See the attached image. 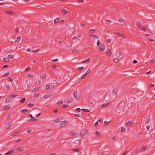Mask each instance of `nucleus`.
Listing matches in <instances>:
<instances>
[{
	"instance_id": "obj_1",
	"label": "nucleus",
	"mask_w": 155,
	"mask_h": 155,
	"mask_svg": "<svg viewBox=\"0 0 155 155\" xmlns=\"http://www.w3.org/2000/svg\"><path fill=\"white\" fill-rule=\"evenodd\" d=\"M147 148V146H143L141 148L139 149L137 151V153H138L142 151H143L146 149Z\"/></svg>"
},
{
	"instance_id": "obj_2",
	"label": "nucleus",
	"mask_w": 155,
	"mask_h": 155,
	"mask_svg": "<svg viewBox=\"0 0 155 155\" xmlns=\"http://www.w3.org/2000/svg\"><path fill=\"white\" fill-rule=\"evenodd\" d=\"M87 132L86 130L83 129L81 130L80 132V135L81 136H84L87 134Z\"/></svg>"
},
{
	"instance_id": "obj_3",
	"label": "nucleus",
	"mask_w": 155,
	"mask_h": 155,
	"mask_svg": "<svg viewBox=\"0 0 155 155\" xmlns=\"http://www.w3.org/2000/svg\"><path fill=\"white\" fill-rule=\"evenodd\" d=\"M77 93H78L77 91H76V90L73 93V95L74 97L75 98V99L77 101H78L80 100V98L79 97H78L77 96Z\"/></svg>"
},
{
	"instance_id": "obj_4",
	"label": "nucleus",
	"mask_w": 155,
	"mask_h": 155,
	"mask_svg": "<svg viewBox=\"0 0 155 155\" xmlns=\"http://www.w3.org/2000/svg\"><path fill=\"white\" fill-rule=\"evenodd\" d=\"M60 10L61 12L64 15H67L68 14V11L65 10L64 8H61L60 9Z\"/></svg>"
},
{
	"instance_id": "obj_5",
	"label": "nucleus",
	"mask_w": 155,
	"mask_h": 155,
	"mask_svg": "<svg viewBox=\"0 0 155 155\" xmlns=\"http://www.w3.org/2000/svg\"><path fill=\"white\" fill-rule=\"evenodd\" d=\"M15 152V150H9L8 151L7 153H6L5 155H10L11 154H12L13 153H14Z\"/></svg>"
},
{
	"instance_id": "obj_6",
	"label": "nucleus",
	"mask_w": 155,
	"mask_h": 155,
	"mask_svg": "<svg viewBox=\"0 0 155 155\" xmlns=\"http://www.w3.org/2000/svg\"><path fill=\"white\" fill-rule=\"evenodd\" d=\"M25 149V147L24 146H23L22 147H18L17 148V150L18 151H22Z\"/></svg>"
},
{
	"instance_id": "obj_7",
	"label": "nucleus",
	"mask_w": 155,
	"mask_h": 155,
	"mask_svg": "<svg viewBox=\"0 0 155 155\" xmlns=\"http://www.w3.org/2000/svg\"><path fill=\"white\" fill-rule=\"evenodd\" d=\"M12 122L11 123H9L5 125V128L7 129H9V128H10L12 126Z\"/></svg>"
},
{
	"instance_id": "obj_8",
	"label": "nucleus",
	"mask_w": 155,
	"mask_h": 155,
	"mask_svg": "<svg viewBox=\"0 0 155 155\" xmlns=\"http://www.w3.org/2000/svg\"><path fill=\"white\" fill-rule=\"evenodd\" d=\"M134 122L131 121H128L126 124V126L128 127L131 126L133 124Z\"/></svg>"
},
{
	"instance_id": "obj_9",
	"label": "nucleus",
	"mask_w": 155,
	"mask_h": 155,
	"mask_svg": "<svg viewBox=\"0 0 155 155\" xmlns=\"http://www.w3.org/2000/svg\"><path fill=\"white\" fill-rule=\"evenodd\" d=\"M60 124H61V127H63L65 126L67 124V123H66V121H62Z\"/></svg>"
},
{
	"instance_id": "obj_10",
	"label": "nucleus",
	"mask_w": 155,
	"mask_h": 155,
	"mask_svg": "<svg viewBox=\"0 0 155 155\" xmlns=\"http://www.w3.org/2000/svg\"><path fill=\"white\" fill-rule=\"evenodd\" d=\"M138 27L140 28L142 30H143L144 31H145V29L141 25V24H140V23H139L138 24Z\"/></svg>"
},
{
	"instance_id": "obj_11",
	"label": "nucleus",
	"mask_w": 155,
	"mask_h": 155,
	"mask_svg": "<svg viewBox=\"0 0 155 155\" xmlns=\"http://www.w3.org/2000/svg\"><path fill=\"white\" fill-rule=\"evenodd\" d=\"M109 104H110L109 103H107L103 104L102 105L101 107L103 108L104 107H106L107 105H109Z\"/></svg>"
},
{
	"instance_id": "obj_12",
	"label": "nucleus",
	"mask_w": 155,
	"mask_h": 155,
	"mask_svg": "<svg viewBox=\"0 0 155 155\" xmlns=\"http://www.w3.org/2000/svg\"><path fill=\"white\" fill-rule=\"evenodd\" d=\"M90 58H88L87 59L82 61V63H88L90 61Z\"/></svg>"
},
{
	"instance_id": "obj_13",
	"label": "nucleus",
	"mask_w": 155,
	"mask_h": 155,
	"mask_svg": "<svg viewBox=\"0 0 155 155\" xmlns=\"http://www.w3.org/2000/svg\"><path fill=\"white\" fill-rule=\"evenodd\" d=\"M20 132L19 131H17L16 132H15V133H13L12 134V136L13 137L15 136L18 135L19 134Z\"/></svg>"
},
{
	"instance_id": "obj_14",
	"label": "nucleus",
	"mask_w": 155,
	"mask_h": 155,
	"mask_svg": "<svg viewBox=\"0 0 155 155\" xmlns=\"http://www.w3.org/2000/svg\"><path fill=\"white\" fill-rule=\"evenodd\" d=\"M12 100V98L10 97H8L5 99L6 102L8 103L10 101Z\"/></svg>"
},
{
	"instance_id": "obj_15",
	"label": "nucleus",
	"mask_w": 155,
	"mask_h": 155,
	"mask_svg": "<svg viewBox=\"0 0 155 155\" xmlns=\"http://www.w3.org/2000/svg\"><path fill=\"white\" fill-rule=\"evenodd\" d=\"M99 48V49L102 50H104L105 48V47L104 45H101L100 46Z\"/></svg>"
},
{
	"instance_id": "obj_16",
	"label": "nucleus",
	"mask_w": 155,
	"mask_h": 155,
	"mask_svg": "<svg viewBox=\"0 0 155 155\" xmlns=\"http://www.w3.org/2000/svg\"><path fill=\"white\" fill-rule=\"evenodd\" d=\"M150 116H148L147 117V118H146V121L147 123H148L149 121L150 120Z\"/></svg>"
},
{
	"instance_id": "obj_17",
	"label": "nucleus",
	"mask_w": 155,
	"mask_h": 155,
	"mask_svg": "<svg viewBox=\"0 0 155 155\" xmlns=\"http://www.w3.org/2000/svg\"><path fill=\"white\" fill-rule=\"evenodd\" d=\"M120 60V59H119L118 58H115L114 60V62H117V63H118V61H119Z\"/></svg>"
},
{
	"instance_id": "obj_18",
	"label": "nucleus",
	"mask_w": 155,
	"mask_h": 155,
	"mask_svg": "<svg viewBox=\"0 0 155 155\" xmlns=\"http://www.w3.org/2000/svg\"><path fill=\"white\" fill-rule=\"evenodd\" d=\"M3 60L4 62H8L9 61V59L8 58H3Z\"/></svg>"
},
{
	"instance_id": "obj_19",
	"label": "nucleus",
	"mask_w": 155,
	"mask_h": 155,
	"mask_svg": "<svg viewBox=\"0 0 155 155\" xmlns=\"http://www.w3.org/2000/svg\"><path fill=\"white\" fill-rule=\"evenodd\" d=\"M95 134L97 137H100L101 136L100 133L98 131H96L95 132Z\"/></svg>"
},
{
	"instance_id": "obj_20",
	"label": "nucleus",
	"mask_w": 155,
	"mask_h": 155,
	"mask_svg": "<svg viewBox=\"0 0 155 155\" xmlns=\"http://www.w3.org/2000/svg\"><path fill=\"white\" fill-rule=\"evenodd\" d=\"M70 135L71 136H73L76 135H77V132H73L71 133L70 134Z\"/></svg>"
},
{
	"instance_id": "obj_21",
	"label": "nucleus",
	"mask_w": 155,
	"mask_h": 155,
	"mask_svg": "<svg viewBox=\"0 0 155 155\" xmlns=\"http://www.w3.org/2000/svg\"><path fill=\"white\" fill-rule=\"evenodd\" d=\"M59 21V19L58 18H56L55 20H54V23L56 24L58 23Z\"/></svg>"
},
{
	"instance_id": "obj_22",
	"label": "nucleus",
	"mask_w": 155,
	"mask_h": 155,
	"mask_svg": "<svg viewBox=\"0 0 155 155\" xmlns=\"http://www.w3.org/2000/svg\"><path fill=\"white\" fill-rule=\"evenodd\" d=\"M25 101V98H22L20 101V102L22 103H24Z\"/></svg>"
},
{
	"instance_id": "obj_23",
	"label": "nucleus",
	"mask_w": 155,
	"mask_h": 155,
	"mask_svg": "<svg viewBox=\"0 0 155 155\" xmlns=\"http://www.w3.org/2000/svg\"><path fill=\"white\" fill-rule=\"evenodd\" d=\"M111 50L110 49H109L107 51V55H109V56H110V55H111Z\"/></svg>"
},
{
	"instance_id": "obj_24",
	"label": "nucleus",
	"mask_w": 155,
	"mask_h": 155,
	"mask_svg": "<svg viewBox=\"0 0 155 155\" xmlns=\"http://www.w3.org/2000/svg\"><path fill=\"white\" fill-rule=\"evenodd\" d=\"M73 101V100L72 99L69 100L68 101H66V103H70L72 102Z\"/></svg>"
},
{
	"instance_id": "obj_25",
	"label": "nucleus",
	"mask_w": 155,
	"mask_h": 155,
	"mask_svg": "<svg viewBox=\"0 0 155 155\" xmlns=\"http://www.w3.org/2000/svg\"><path fill=\"white\" fill-rule=\"evenodd\" d=\"M20 39L21 37L20 36L18 37L17 38V39L15 41V42H18L20 40Z\"/></svg>"
},
{
	"instance_id": "obj_26",
	"label": "nucleus",
	"mask_w": 155,
	"mask_h": 155,
	"mask_svg": "<svg viewBox=\"0 0 155 155\" xmlns=\"http://www.w3.org/2000/svg\"><path fill=\"white\" fill-rule=\"evenodd\" d=\"M96 30V29H90V33H93Z\"/></svg>"
},
{
	"instance_id": "obj_27",
	"label": "nucleus",
	"mask_w": 155,
	"mask_h": 155,
	"mask_svg": "<svg viewBox=\"0 0 155 155\" xmlns=\"http://www.w3.org/2000/svg\"><path fill=\"white\" fill-rule=\"evenodd\" d=\"M10 107V105H7L4 107V108L5 109H9Z\"/></svg>"
},
{
	"instance_id": "obj_28",
	"label": "nucleus",
	"mask_w": 155,
	"mask_h": 155,
	"mask_svg": "<svg viewBox=\"0 0 155 155\" xmlns=\"http://www.w3.org/2000/svg\"><path fill=\"white\" fill-rule=\"evenodd\" d=\"M9 74V72H7L6 73L4 74L3 75V76L4 77H7L8 75Z\"/></svg>"
},
{
	"instance_id": "obj_29",
	"label": "nucleus",
	"mask_w": 155,
	"mask_h": 155,
	"mask_svg": "<svg viewBox=\"0 0 155 155\" xmlns=\"http://www.w3.org/2000/svg\"><path fill=\"white\" fill-rule=\"evenodd\" d=\"M115 34H116L118 36H121L122 37H123L122 34L120 33L116 32V33H115Z\"/></svg>"
},
{
	"instance_id": "obj_30",
	"label": "nucleus",
	"mask_w": 155,
	"mask_h": 155,
	"mask_svg": "<svg viewBox=\"0 0 155 155\" xmlns=\"http://www.w3.org/2000/svg\"><path fill=\"white\" fill-rule=\"evenodd\" d=\"M84 68V67H79V68H77V70H78L80 71H81Z\"/></svg>"
},
{
	"instance_id": "obj_31",
	"label": "nucleus",
	"mask_w": 155,
	"mask_h": 155,
	"mask_svg": "<svg viewBox=\"0 0 155 155\" xmlns=\"http://www.w3.org/2000/svg\"><path fill=\"white\" fill-rule=\"evenodd\" d=\"M40 87H35L33 89V91H37L39 89Z\"/></svg>"
},
{
	"instance_id": "obj_32",
	"label": "nucleus",
	"mask_w": 155,
	"mask_h": 155,
	"mask_svg": "<svg viewBox=\"0 0 155 155\" xmlns=\"http://www.w3.org/2000/svg\"><path fill=\"white\" fill-rule=\"evenodd\" d=\"M63 102L62 101L59 102L57 103V105L59 106L60 105L62 104Z\"/></svg>"
},
{
	"instance_id": "obj_33",
	"label": "nucleus",
	"mask_w": 155,
	"mask_h": 155,
	"mask_svg": "<svg viewBox=\"0 0 155 155\" xmlns=\"http://www.w3.org/2000/svg\"><path fill=\"white\" fill-rule=\"evenodd\" d=\"M121 130L122 132H124L125 131V128L124 127H122L121 128Z\"/></svg>"
},
{
	"instance_id": "obj_34",
	"label": "nucleus",
	"mask_w": 155,
	"mask_h": 155,
	"mask_svg": "<svg viewBox=\"0 0 155 155\" xmlns=\"http://www.w3.org/2000/svg\"><path fill=\"white\" fill-rule=\"evenodd\" d=\"M8 81H13V78H10V77H8Z\"/></svg>"
},
{
	"instance_id": "obj_35",
	"label": "nucleus",
	"mask_w": 155,
	"mask_h": 155,
	"mask_svg": "<svg viewBox=\"0 0 155 155\" xmlns=\"http://www.w3.org/2000/svg\"><path fill=\"white\" fill-rule=\"evenodd\" d=\"M28 111V110L26 109H24L21 110L22 112L25 113L27 112Z\"/></svg>"
},
{
	"instance_id": "obj_36",
	"label": "nucleus",
	"mask_w": 155,
	"mask_h": 155,
	"mask_svg": "<svg viewBox=\"0 0 155 155\" xmlns=\"http://www.w3.org/2000/svg\"><path fill=\"white\" fill-rule=\"evenodd\" d=\"M34 105V104H31V103H30L28 104V106L30 107H31Z\"/></svg>"
},
{
	"instance_id": "obj_37",
	"label": "nucleus",
	"mask_w": 155,
	"mask_h": 155,
	"mask_svg": "<svg viewBox=\"0 0 155 155\" xmlns=\"http://www.w3.org/2000/svg\"><path fill=\"white\" fill-rule=\"evenodd\" d=\"M55 122L58 123L60 122V119L59 118H57L55 120Z\"/></svg>"
},
{
	"instance_id": "obj_38",
	"label": "nucleus",
	"mask_w": 155,
	"mask_h": 155,
	"mask_svg": "<svg viewBox=\"0 0 155 155\" xmlns=\"http://www.w3.org/2000/svg\"><path fill=\"white\" fill-rule=\"evenodd\" d=\"M68 104H64L62 105L63 107L64 108H65L66 107L68 106Z\"/></svg>"
},
{
	"instance_id": "obj_39",
	"label": "nucleus",
	"mask_w": 155,
	"mask_h": 155,
	"mask_svg": "<svg viewBox=\"0 0 155 155\" xmlns=\"http://www.w3.org/2000/svg\"><path fill=\"white\" fill-rule=\"evenodd\" d=\"M118 21L120 22H122L124 21V20L123 19L121 18H120L118 20Z\"/></svg>"
},
{
	"instance_id": "obj_40",
	"label": "nucleus",
	"mask_w": 155,
	"mask_h": 155,
	"mask_svg": "<svg viewBox=\"0 0 155 155\" xmlns=\"http://www.w3.org/2000/svg\"><path fill=\"white\" fill-rule=\"evenodd\" d=\"M27 85L28 87H30L31 86V85L30 82L27 83Z\"/></svg>"
},
{
	"instance_id": "obj_41",
	"label": "nucleus",
	"mask_w": 155,
	"mask_h": 155,
	"mask_svg": "<svg viewBox=\"0 0 155 155\" xmlns=\"http://www.w3.org/2000/svg\"><path fill=\"white\" fill-rule=\"evenodd\" d=\"M109 122H107L106 121L104 122V124L105 125H107L108 124H109Z\"/></svg>"
},
{
	"instance_id": "obj_42",
	"label": "nucleus",
	"mask_w": 155,
	"mask_h": 155,
	"mask_svg": "<svg viewBox=\"0 0 155 155\" xmlns=\"http://www.w3.org/2000/svg\"><path fill=\"white\" fill-rule=\"evenodd\" d=\"M21 140V139H17V140H16V141H15V142L16 143H19V142Z\"/></svg>"
},
{
	"instance_id": "obj_43",
	"label": "nucleus",
	"mask_w": 155,
	"mask_h": 155,
	"mask_svg": "<svg viewBox=\"0 0 155 155\" xmlns=\"http://www.w3.org/2000/svg\"><path fill=\"white\" fill-rule=\"evenodd\" d=\"M45 76H46L45 74H42L41 76V77L42 78H44L45 77Z\"/></svg>"
},
{
	"instance_id": "obj_44",
	"label": "nucleus",
	"mask_w": 155,
	"mask_h": 155,
	"mask_svg": "<svg viewBox=\"0 0 155 155\" xmlns=\"http://www.w3.org/2000/svg\"><path fill=\"white\" fill-rule=\"evenodd\" d=\"M8 56L9 57V58H13V56L11 54H10V55H9Z\"/></svg>"
},
{
	"instance_id": "obj_45",
	"label": "nucleus",
	"mask_w": 155,
	"mask_h": 155,
	"mask_svg": "<svg viewBox=\"0 0 155 155\" xmlns=\"http://www.w3.org/2000/svg\"><path fill=\"white\" fill-rule=\"evenodd\" d=\"M50 87V86L48 85V84L47 85L46 87V89L48 90L49 89Z\"/></svg>"
},
{
	"instance_id": "obj_46",
	"label": "nucleus",
	"mask_w": 155,
	"mask_h": 155,
	"mask_svg": "<svg viewBox=\"0 0 155 155\" xmlns=\"http://www.w3.org/2000/svg\"><path fill=\"white\" fill-rule=\"evenodd\" d=\"M17 96L15 95V94H12L11 96H10L11 97H12V98H14V97H16Z\"/></svg>"
},
{
	"instance_id": "obj_47",
	"label": "nucleus",
	"mask_w": 155,
	"mask_h": 155,
	"mask_svg": "<svg viewBox=\"0 0 155 155\" xmlns=\"http://www.w3.org/2000/svg\"><path fill=\"white\" fill-rule=\"evenodd\" d=\"M86 77V76L84 74L81 77V78L82 79H83L84 78H85Z\"/></svg>"
},
{
	"instance_id": "obj_48",
	"label": "nucleus",
	"mask_w": 155,
	"mask_h": 155,
	"mask_svg": "<svg viewBox=\"0 0 155 155\" xmlns=\"http://www.w3.org/2000/svg\"><path fill=\"white\" fill-rule=\"evenodd\" d=\"M117 90H114L113 91V94H114L115 95L117 93Z\"/></svg>"
},
{
	"instance_id": "obj_49",
	"label": "nucleus",
	"mask_w": 155,
	"mask_h": 155,
	"mask_svg": "<svg viewBox=\"0 0 155 155\" xmlns=\"http://www.w3.org/2000/svg\"><path fill=\"white\" fill-rule=\"evenodd\" d=\"M5 87L7 89H9L10 87L9 85L7 84L5 85Z\"/></svg>"
},
{
	"instance_id": "obj_50",
	"label": "nucleus",
	"mask_w": 155,
	"mask_h": 155,
	"mask_svg": "<svg viewBox=\"0 0 155 155\" xmlns=\"http://www.w3.org/2000/svg\"><path fill=\"white\" fill-rule=\"evenodd\" d=\"M39 95V94H34V96L35 97H38Z\"/></svg>"
},
{
	"instance_id": "obj_51",
	"label": "nucleus",
	"mask_w": 155,
	"mask_h": 155,
	"mask_svg": "<svg viewBox=\"0 0 155 155\" xmlns=\"http://www.w3.org/2000/svg\"><path fill=\"white\" fill-rule=\"evenodd\" d=\"M8 66V65H4L3 67V68H7Z\"/></svg>"
},
{
	"instance_id": "obj_52",
	"label": "nucleus",
	"mask_w": 155,
	"mask_h": 155,
	"mask_svg": "<svg viewBox=\"0 0 155 155\" xmlns=\"http://www.w3.org/2000/svg\"><path fill=\"white\" fill-rule=\"evenodd\" d=\"M74 150L75 151V152H78L79 151V150L78 149V148H76V149H74Z\"/></svg>"
},
{
	"instance_id": "obj_53",
	"label": "nucleus",
	"mask_w": 155,
	"mask_h": 155,
	"mask_svg": "<svg viewBox=\"0 0 155 155\" xmlns=\"http://www.w3.org/2000/svg\"><path fill=\"white\" fill-rule=\"evenodd\" d=\"M29 116L31 118V119H33L34 118V117H33L31 114H29Z\"/></svg>"
},
{
	"instance_id": "obj_54",
	"label": "nucleus",
	"mask_w": 155,
	"mask_h": 155,
	"mask_svg": "<svg viewBox=\"0 0 155 155\" xmlns=\"http://www.w3.org/2000/svg\"><path fill=\"white\" fill-rule=\"evenodd\" d=\"M58 59L56 58L55 59L52 60V61L53 62H54V61H58Z\"/></svg>"
},
{
	"instance_id": "obj_55",
	"label": "nucleus",
	"mask_w": 155,
	"mask_h": 155,
	"mask_svg": "<svg viewBox=\"0 0 155 155\" xmlns=\"http://www.w3.org/2000/svg\"><path fill=\"white\" fill-rule=\"evenodd\" d=\"M15 31L16 32H18V28H16V29L15 30Z\"/></svg>"
},
{
	"instance_id": "obj_56",
	"label": "nucleus",
	"mask_w": 155,
	"mask_h": 155,
	"mask_svg": "<svg viewBox=\"0 0 155 155\" xmlns=\"http://www.w3.org/2000/svg\"><path fill=\"white\" fill-rule=\"evenodd\" d=\"M76 110L79 112H80L81 111V110L80 109V108H78L76 109Z\"/></svg>"
},
{
	"instance_id": "obj_57",
	"label": "nucleus",
	"mask_w": 155,
	"mask_h": 155,
	"mask_svg": "<svg viewBox=\"0 0 155 155\" xmlns=\"http://www.w3.org/2000/svg\"><path fill=\"white\" fill-rule=\"evenodd\" d=\"M30 68L29 67H28L25 69V71H28L30 70Z\"/></svg>"
},
{
	"instance_id": "obj_58",
	"label": "nucleus",
	"mask_w": 155,
	"mask_h": 155,
	"mask_svg": "<svg viewBox=\"0 0 155 155\" xmlns=\"http://www.w3.org/2000/svg\"><path fill=\"white\" fill-rule=\"evenodd\" d=\"M74 115L76 117H78L80 116V115L78 114H74Z\"/></svg>"
},
{
	"instance_id": "obj_59",
	"label": "nucleus",
	"mask_w": 155,
	"mask_h": 155,
	"mask_svg": "<svg viewBox=\"0 0 155 155\" xmlns=\"http://www.w3.org/2000/svg\"><path fill=\"white\" fill-rule=\"evenodd\" d=\"M90 72V69L89 68L88 70L86 71V73H87V74H88L89 72Z\"/></svg>"
},
{
	"instance_id": "obj_60",
	"label": "nucleus",
	"mask_w": 155,
	"mask_h": 155,
	"mask_svg": "<svg viewBox=\"0 0 155 155\" xmlns=\"http://www.w3.org/2000/svg\"><path fill=\"white\" fill-rule=\"evenodd\" d=\"M11 117V115L10 114H9L8 117H7V119H8L9 118H10Z\"/></svg>"
},
{
	"instance_id": "obj_61",
	"label": "nucleus",
	"mask_w": 155,
	"mask_h": 155,
	"mask_svg": "<svg viewBox=\"0 0 155 155\" xmlns=\"http://www.w3.org/2000/svg\"><path fill=\"white\" fill-rule=\"evenodd\" d=\"M39 50V49L36 50H34L33 51V52L34 53H36L37 52H38V51Z\"/></svg>"
},
{
	"instance_id": "obj_62",
	"label": "nucleus",
	"mask_w": 155,
	"mask_h": 155,
	"mask_svg": "<svg viewBox=\"0 0 155 155\" xmlns=\"http://www.w3.org/2000/svg\"><path fill=\"white\" fill-rule=\"evenodd\" d=\"M57 111H58V110L54 109L53 110V112L54 113H56L57 112Z\"/></svg>"
},
{
	"instance_id": "obj_63",
	"label": "nucleus",
	"mask_w": 155,
	"mask_h": 155,
	"mask_svg": "<svg viewBox=\"0 0 155 155\" xmlns=\"http://www.w3.org/2000/svg\"><path fill=\"white\" fill-rule=\"evenodd\" d=\"M12 13V12L11 11H7V13L9 14H11Z\"/></svg>"
},
{
	"instance_id": "obj_64",
	"label": "nucleus",
	"mask_w": 155,
	"mask_h": 155,
	"mask_svg": "<svg viewBox=\"0 0 155 155\" xmlns=\"http://www.w3.org/2000/svg\"><path fill=\"white\" fill-rule=\"evenodd\" d=\"M31 129H28L27 131V132L28 133H30L31 132Z\"/></svg>"
}]
</instances>
